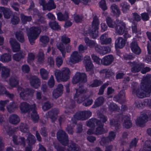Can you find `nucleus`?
<instances>
[{
	"mask_svg": "<svg viewBox=\"0 0 151 151\" xmlns=\"http://www.w3.org/2000/svg\"><path fill=\"white\" fill-rule=\"evenodd\" d=\"M135 86L132 89V94H136L139 98H143L145 97H149L151 93V81L149 78H145L141 84L140 89H138V86L137 83H133Z\"/></svg>",
	"mask_w": 151,
	"mask_h": 151,
	"instance_id": "obj_1",
	"label": "nucleus"
},
{
	"mask_svg": "<svg viewBox=\"0 0 151 151\" xmlns=\"http://www.w3.org/2000/svg\"><path fill=\"white\" fill-rule=\"evenodd\" d=\"M70 73L69 69L67 67L63 68L61 70H56L55 71L56 78L63 82H66L69 79Z\"/></svg>",
	"mask_w": 151,
	"mask_h": 151,
	"instance_id": "obj_2",
	"label": "nucleus"
},
{
	"mask_svg": "<svg viewBox=\"0 0 151 151\" xmlns=\"http://www.w3.org/2000/svg\"><path fill=\"white\" fill-rule=\"evenodd\" d=\"M99 23L98 17L96 16H94L92 23L91 29L89 30L88 33L92 38L96 39L99 36L98 30Z\"/></svg>",
	"mask_w": 151,
	"mask_h": 151,
	"instance_id": "obj_3",
	"label": "nucleus"
},
{
	"mask_svg": "<svg viewBox=\"0 0 151 151\" xmlns=\"http://www.w3.org/2000/svg\"><path fill=\"white\" fill-rule=\"evenodd\" d=\"M30 31L28 36L30 44L32 45L35 43V40L39 37L41 30L38 27L33 26L30 29Z\"/></svg>",
	"mask_w": 151,
	"mask_h": 151,
	"instance_id": "obj_4",
	"label": "nucleus"
},
{
	"mask_svg": "<svg viewBox=\"0 0 151 151\" xmlns=\"http://www.w3.org/2000/svg\"><path fill=\"white\" fill-rule=\"evenodd\" d=\"M17 90L19 93L20 97L24 100L27 99L29 96L34 92V90L32 89L29 88L24 89L20 86L18 87Z\"/></svg>",
	"mask_w": 151,
	"mask_h": 151,
	"instance_id": "obj_5",
	"label": "nucleus"
},
{
	"mask_svg": "<svg viewBox=\"0 0 151 151\" xmlns=\"http://www.w3.org/2000/svg\"><path fill=\"white\" fill-rule=\"evenodd\" d=\"M87 76L85 73L77 72L73 78L72 82L75 84L78 82L84 83L87 81Z\"/></svg>",
	"mask_w": 151,
	"mask_h": 151,
	"instance_id": "obj_6",
	"label": "nucleus"
},
{
	"mask_svg": "<svg viewBox=\"0 0 151 151\" xmlns=\"http://www.w3.org/2000/svg\"><path fill=\"white\" fill-rule=\"evenodd\" d=\"M59 141L64 145H67L68 143V137L66 133L62 130H59L57 134Z\"/></svg>",
	"mask_w": 151,
	"mask_h": 151,
	"instance_id": "obj_7",
	"label": "nucleus"
},
{
	"mask_svg": "<svg viewBox=\"0 0 151 151\" xmlns=\"http://www.w3.org/2000/svg\"><path fill=\"white\" fill-rule=\"evenodd\" d=\"M92 115L90 111H81L77 113L74 115V117L78 120H84L89 118Z\"/></svg>",
	"mask_w": 151,
	"mask_h": 151,
	"instance_id": "obj_8",
	"label": "nucleus"
},
{
	"mask_svg": "<svg viewBox=\"0 0 151 151\" xmlns=\"http://www.w3.org/2000/svg\"><path fill=\"white\" fill-rule=\"evenodd\" d=\"M117 24L115 27V33L117 35H122L126 30L125 24L122 21L119 20L117 21Z\"/></svg>",
	"mask_w": 151,
	"mask_h": 151,
	"instance_id": "obj_9",
	"label": "nucleus"
},
{
	"mask_svg": "<svg viewBox=\"0 0 151 151\" xmlns=\"http://www.w3.org/2000/svg\"><path fill=\"white\" fill-rule=\"evenodd\" d=\"M82 55L77 51H74L70 55V61L73 64L78 63L81 61Z\"/></svg>",
	"mask_w": 151,
	"mask_h": 151,
	"instance_id": "obj_10",
	"label": "nucleus"
},
{
	"mask_svg": "<svg viewBox=\"0 0 151 151\" xmlns=\"http://www.w3.org/2000/svg\"><path fill=\"white\" fill-rule=\"evenodd\" d=\"M130 47L132 51L136 55H139L141 52V50L139 47L137 40L134 38L130 44Z\"/></svg>",
	"mask_w": 151,
	"mask_h": 151,
	"instance_id": "obj_11",
	"label": "nucleus"
},
{
	"mask_svg": "<svg viewBox=\"0 0 151 151\" xmlns=\"http://www.w3.org/2000/svg\"><path fill=\"white\" fill-rule=\"evenodd\" d=\"M29 80L31 86L34 88L37 89L40 86V80L37 76H30Z\"/></svg>",
	"mask_w": 151,
	"mask_h": 151,
	"instance_id": "obj_12",
	"label": "nucleus"
},
{
	"mask_svg": "<svg viewBox=\"0 0 151 151\" xmlns=\"http://www.w3.org/2000/svg\"><path fill=\"white\" fill-rule=\"evenodd\" d=\"M148 117L147 114L143 113L140 116L136 121V124L140 127H143L146 123L148 121Z\"/></svg>",
	"mask_w": 151,
	"mask_h": 151,
	"instance_id": "obj_13",
	"label": "nucleus"
},
{
	"mask_svg": "<svg viewBox=\"0 0 151 151\" xmlns=\"http://www.w3.org/2000/svg\"><path fill=\"white\" fill-rule=\"evenodd\" d=\"M129 65L132 67L131 69V71L133 73L139 72L140 69L144 67L145 65L142 63H137L135 62H129Z\"/></svg>",
	"mask_w": 151,
	"mask_h": 151,
	"instance_id": "obj_14",
	"label": "nucleus"
},
{
	"mask_svg": "<svg viewBox=\"0 0 151 151\" xmlns=\"http://www.w3.org/2000/svg\"><path fill=\"white\" fill-rule=\"evenodd\" d=\"M97 127L94 131V134L97 135H100L107 133L108 131L107 129H105L104 128V124L100 121L97 123L96 125Z\"/></svg>",
	"mask_w": 151,
	"mask_h": 151,
	"instance_id": "obj_15",
	"label": "nucleus"
},
{
	"mask_svg": "<svg viewBox=\"0 0 151 151\" xmlns=\"http://www.w3.org/2000/svg\"><path fill=\"white\" fill-rule=\"evenodd\" d=\"M76 93L74 94V98H78L81 94L85 93L88 91L87 88L85 87L84 86L81 84L79 85L78 88H75Z\"/></svg>",
	"mask_w": 151,
	"mask_h": 151,
	"instance_id": "obj_16",
	"label": "nucleus"
},
{
	"mask_svg": "<svg viewBox=\"0 0 151 151\" xmlns=\"http://www.w3.org/2000/svg\"><path fill=\"white\" fill-rule=\"evenodd\" d=\"M34 104L30 106L26 102H23L21 103L19 107L22 113H26L29 112L31 110H32L33 109L32 106Z\"/></svg>",
	"mask_w": 151,
	"mask_h": 151,
	"instance_id": "obj_17",
	"label": "nucleus"
},
{
	"mask_svg": "<svg viewBox=\"0 0 151 151\" xmlns=\"http://www.w3.org/2000/svg\"><path fill=\"white\" fill-rule=\"evenodd\" d=\"M119 117H121L120 120L123 121V126L125 128L128 129L132 126V123L128 116L123 115L121 114H119Z\"/></svg>",
	"mask_w": 151,
	"mask_h": 151,
	"instance_id": "obj_18",
	"label": "nucleus"
},
{
	"mask_svg": "<svg viewBox=\"0 0 151 151\" xmlns=\"http://www.w3.org/2000/svg\"><path fill=\"white\" fill-rule=\"evenodd\" d=\"M63 86L61 84H58L56 89L52 92V96L55 99H57L62 94L63 91Z\"/></svg>",
	"mask_w": 151,
	"mask_h": 151,
	"instance_id": "obj_19",
	"label": "nucleus"
},
{
	"mask_svg": "<svg viewBox=\"0 0 151 151\" xmlns=\"http://www.w3.org/2000/svg\"><path fill=\"white\" fill-rule=\"evenodd\" d=\"M114 58L111 55L105 56L101 60V63L104 65H110L113 61Z\"/></svg>",
	"mask_w": 151,
	"mask_h": 151,
	"instance_id": "obj_20",
	"label": "nucleus"
},
{
	"mask_svg": "<svg viewBox=\"0 0 151 151\" xmlns=\"http://www.w3.org/2000/svg\"><path fill=\"white\" fill-rule=\"evenodd\" d=\"M59 111L56 109H52L46 113L48 114V117L51 120V121L53 122L57 119L56 116L58 114Z\"/></svg>",
	"mask_w": 151,
	"mask_h": 151,
	"instance_id": "obj_21",
	"label": "nucleus"
},
{
	"mask_svg": "<svg viewBox=\"0 0 151 151\" xmlns=\"http://www.w3.org/2000/svg\"><path fill=\"white\" fill-rule=\"evenodd\" d=\"M126 40L123 37H118L115 42V46L116 48H122L125 45Z\"/></svg>",
	"mask_w": 151,
	"mask_h": 151,
	"instance_id": "obj_22",
	"label": "nucleus"
},
{
	"mask_svg": "<svg viewBox=\"0 0 151 151\" xmlns=\"http://www.w3.org/2000/svg\"><path fill=\"white\" fill-rule=\"evenodd\" d=\"M10 42L14 52L18 51L20 50V44L16 41L15 39L11 38Z\"/></svg>",
	"mask_w": 151,
	"mask_h": 151,
	"instance_id": "obj_23",
	"label": "nucleus"
},
{
	"mask_svg": "<svg viewBox=\"0 0 151 151\" xmlns=\"http://www.w3.org/2000/svg\"><path fill=\"white\" fill-rule=\"evenodd\" d=\"M10 69L7 67L3 66L1 71V76L3 79H6L10 75Z\"/></svg>",
	"mask_w": 151,
	"mask_h": 151,
	"instance_id": "obj_24",
	"label": "nucleus"
},
{
	"mask_svg": "<svg viewBox=\"0 0 151 151\" xmlns=\"http://www.w3.org/2000/svg\"><path fill=\"white\" fill-rule=\"evenodd\" d=\"M9 120L11 124L14 125H17L20 121V119L17 114H13L10 115Z\"/></svg>",
	"mask_w": 151,
	"mask_h": 151,
	"instance_id": "obj_25",
	"label": "nucleus"
},
{
	"mask_svg": "<svg viewBox=\"0 0 151 151\" xmlns=\"http://www.w3.org/2000/svg\"><path fill=\"white\" fill-rule=\"evenodd\" d=\"M114 101H124L125 99V91L122 90L118 94L115 96L114 97Z\"/></svg>",
	"mask_w": 151,
	"mask_h": 151,
	"instance_id": "obj_26",
	"label": "nucleus"
},
{
	"mask_svg": "<svg viewBox=\"0 0 151 151\" xmlns=\"http://www.w3.org/2000/svg\"><path fill=\"white\" fill-rule=\"evenodd\" d=\"M0 12H2L4 17L7 19L10 18L12 14V12L9 9L4 7L0 6Z\"/></svg>",
	"mask_w": 151,
	"mask_h": 151,
	"instance_id": "obj_27",
	"label": "nucleus"
},
{
	"mask_svg": "<svg viewBox=\"0 0 151 151\" xmlns=\"http://www.w3.org/2000/svg\"><path fill=\"white\" fill-rule=\"evenodd\" d=\"M111 12L116 17H119L121 13L120 10L117 5L113 4L110 6Z\"/></svg>",
	"mask_w": 151,
	"mask_h": 151,
	"instance_id": "obj_28",
	"label": "nucleus"
},
{
	"mask_svg": "<svg viewBox=\"0 0 151 151\" xmlns=\"http://www.w3.org/2000/svg\"><path fill=\"white\" fill-rule=\"evenodd\" d=\"M100 40L101 45H106L110 44L111 40V38L107 37L106 34H104L101 36Z\"/></svg>",
	"mask_w": 151,
	"mask_h": 151,
	"instance_id": "obj_29",
	"label": "nucleus"
},
{
	"mask_svg": "<svg viewBox=\"0 0 151 151\" xmlns=\"http://www.w3.org/2000/svg\"><path fill=\"white\" fill-rule=\"evenodd\" d=\"M120 6L121 8L122 11L124 13H127L129 10L130 7V5L126 1L122 2L120 3Z\"/></svg>",
	"mask_w": 151,
	"mask_h": 151,
	"instance_id": "obj_30",
	"label": "nucleus"
},
{
	"mask_svg": "<svg viewBox=\"0 0 151 151\" xmlns=\"http://www.w3.org/2000/svg\"><path fill=\"white\" fill-rule=\"evenodd\" d=\"M58 19L60 21H66L69 18V16L68 13L65 12L64 14L59 12L57 14Z\"/></svg>",
	"mask_w": 151,
	"mask_h": 151,
	"instance_id": "obj_31",
	"label": "nucleus"
},
{
	"mask_svg": "<svg viewBox=\"0 0 151 151\" xmlns=\"http://www.w3.org/2000/svg\"><path fill=\"white\" fill-rule=\"evenodd\" d=\"M56 8V5L55 4L53 0H49L48 2L44 6L45 9L50 11L52 9H55Z\"/></svg>",
	"mask_w": 151,
	"mask_h": 151,
	"instance_id": "obj_32",
	"label": "nucleus"
},
{
	"mask_svg": "<svg viewBox=\"0 0 151 151\" xmlns=\"http://www.w3.org/2000/svg\"><path fill=\"white\" fill-rule=\"evenodd\" d=\"M116 118H118L117 121H116L114 119H111L110 120V124L111 126H115V129H117L119 128L120 127L121 117H119V115L116 116Z\"/></svg>",
	"mask_w": 151,
	"mask_h": 151,
	"instance_id": "obj_33",
	"label": "nucleus"
},
{
	"mask_svg": "<svg viewBox=\"0 0 151 151\" xmlns=\"http://www.w3.org/2000/svg\"><path fill=\"white\" fill-rule=\"evenodd\" d=\"M10 85L13 87L16 86L18 83L19 81V78L16 76H12L9 79Z\"/></svg>",
	"mask_w": 151,
	"mask_h": 151,
	"instance_id": "obj_34",
	"label": "nucleus"
},
{
	"mask_svg": "<svg viewBox=\"0 0 151 151\" xmlns=\"http://www.w3.org/2000/svg\"><path fill=\"white\" fill-rule=\"evenodd\" d=\"M32 107L33 109H32V112L31 114V118L33 121L35 122H38L39 117L37 114L36 111L35 110V105L34 104Z\"/></svg>",
	"mask_w": 151,
	"mask_h": 151,
	"instance_id": "obj_35",
	"label": "nucleus"
},
{
	"mask_svg": "<svg viewBox=\"0 0 151 151\" xmlns=\"http://www.w3.org/2000/svg\"><path fill=\"white\" fill-rule=\"evenodd\" d=\"M27 142L28 145H31L34 144L36 142V139L34 136L30 133H28Z\"/></svg>",
	"mask_w": 151,
	"mask_h": 151,
	"instance_id": "obj_36",
	"label": "nucleus"
},
{
	"mask_svg": "<svg viewBox=\"0 0 151 151\" xmlns=\"http://www.w3.org/2000/svg\"><path fill=\"white\" fill-rule=\"evenodd\" d=\"M11 55L9 53H5L1 55L0 60L3 62L8 63L11 60Z\"/></svg>",
	"mask_w": 151,
	"mask_h": 151,
	"instance_id": "obj_37",
	"label": "nucleus"
},
{
	"mask_svg": "<svg viewBox=\"0 0 151 151\" xmlns=\"http://www.w3.org/2000/svg\"><path fill=\"white\" fill-rule=\"evenodd\" d=\"M104 101V98L102 96L97 98L94 102V104L92 106L93 108H96L102 105Z\"/></svg>",
	"mask_w": 151,
	"mask_h": 151,
	"instance_id": "obj_38",
	"label": "nucleus"
},
{
	"mask_svg": "<svg viewBox=\"0 0 151 151\" xmlns=\"http://www.w3.org/2000/svg\"><path fill=\"white\" fill-rule=\"evenodd\" d=\"M130 22H132V32L133 33L140 34L141 33L137 30V22L134 21L132 19H129Z\"/></svg>",
	"mask_w": 151,
	"mask_h": 151,
	"instance_id": "obj_39",
	"label": "nucleus"
},
{
	"mask_svg": "<svg viewBox=\"0 0 151 151\" xmlns=\"http://www.w3.org/2000/svg\"><path fill=\"white\" fill-rule=\"evenodd\" d=\"M68 148L67 149V151H79L80 148L78 145L73 142L71 143L68 146Z\"/></svg>",
	"mask_w": 151,
	"mask_h": 151,
	"instance_id": "obj_40",
	"label": "nucleus"
},
{
	"mask_svg": "<svg viewBox=\"0 0 151 151\" xmlns=\"http://www.w3.org/2000/svg\"><path fill=\"white\" fill-rule=\"evenodd\" d=\"M40 73L41 78L43 80H47L48 78V72L45 69L42 68L40 70Z\"/></svg>",
	"mask_w": 151,
	"mask_h": 151,
	"instance_id": "obj_41",
	"label": "nucleus"
},
{
	"mask_svg": "<svg viewBox=\"0 0 151 151\" xmlns=\"http://www.w3.org/2000/svg\"><path fill=\"white\" fill-rule=\"evenodd\" d=\"M57 47L58 49L60 51L63 58L65 57L66 53V51L65 49V47L62 42H60L57 44Z\"/></svg>",
	"mask_w": 151,
	"mask_h": 151,
	"instance_id": "obj_42",
	"label": "nucleus"
},
{
	"mask_svg": "<svg viewBox=\"0 0 151 151\" xmlns=\"http://www.w3.org/2000/svg\"><path fill=\"white\" fill-rule=\"evenodd\" d=\"M25 55L24 52H20L19 53L14 54L13 56V59L16 61H19L24 58Z\"/></svg>",
	"mask_w": 151,
	"mask_h": 151,
	"instance_id": "obj_43",
	"label": "nucleus"
},
{
	"mask_svg": "<svg viewBox=\"0 0 151 151\" xmlns=\"http://www.w3.org/2000/svg\"><path fill=\"white\" fill-rule=\"evenodd\" d=\"M84 40L87 45L91 48L95 47L97 44L95 41L90 40L87 37L84 38Z\"/></svg>",
	"mask_w": 151,
	"mask_h": 151,
	"instance_id": "obj_44",
	"label": "nucleus"
},
{
	"mask_svg": "<svg viewBox=\"0 0 151 151\" xmlns=\"http://www.w3.org/2000/svg\"><path fill=\"white\" fill-rule=\"evenodd\" d=\"M100 121L99 120L95 119H91L87 121L86 124L87 126L93 127H94L95 124H96L97 125V123Z\"/></svg>",
	"mask_w": 151,
	"mask_h": 151,
	"instance_id": "obj_45",
	"label": "nucleus"
},
{
	"mask_svg": "<svg viewBox=\"0 0 151 151\" xmlns=\"http://www.w3.org/2000/svg\"><path fill=\"white\" fill-rule=\"evenodd\" d=\"M15 36L17 39L20 42H23L24 41V37L22 32L18 31L15 34Z\"/></svg>",
	"mask_w": 151,
	"mask_h": 151,
	"instance_id": "obj_46",
	"label": "nucleus"
},
{
	"mask_svg": "<svg viewBox=\"0 0 151 151\" xmlns=\"http://www.w3.org/2000/svg\"><path fill=\"white\" fill-rule=\"evenodd\" d=\"M21 20L23 23H26L27 22H29L32 19V17L31 16H27L24 15L23 14H20Z\"/></svg>",
	"mask_w": 151,
	"mask_h": 151,
	"instance_id": "obj_47",
	"label": "nucleus"
},
{
	"mask_svg": "<svg viewBox=\"0 0 151 151\" xmlns=\"http://www.w3.org/2000/svg\"><path fill=\"white\" fill-rule=\"evenodd\" d=\"M17 107L16 104L14 102H12L7 106L8 111L10 113L13 112Z\"/></svg>",
	"mask_w": 151,
	"mask_h": 151,
	"instance_id": "obj_48",
	"label": "nucleus"
},
{
	"mask_svg": "<svg viewBox=\"0 0 151 151\" xmlns=\"http://www.w3.org/2000/svg\"><path fill=\"white\" fill-rule=\"evenodd\" d=\"M28 128L29 127L26 124L22 123H21L19 126V129L22 132L28 133L29 132Z\"/></svg>",
	"mask_w": 151,
	"mask_h": 151,
	"instance_id": "obj_49",
	"label": "nucleus"
},
{
	"mask_svg": "<svg viewBox=\"0 0 151 151\" xmlns=\"http://www.w3.org/2000/svg\"><path fill=\"white\" fill-rule=\"evenodd\" d=\"M106 20L108 26L110 27L113 28L115 27L116 25L115 22L113 21L111 17H107Z\"/></svg>",
	"mask_w": 151,
	"mask_h": 151,
	"instance_id": "obj_50",
	"label": "nucleus"
},
{
	"mask_svg": "<svg viewBox=\"0 0 151 151\" xmlns=\"http://www.w3.org/2000/svg\"><path fill=\"white\" fill-rule=\"evenodd\" d=\"M49 25L52 29L55 30H58L60 28L58 23L55 21L50 22Z\"/></svg>",
	"mask_w": 151,
	"mask_h": 151,
	"instance_id": "obj_51",
	"label": "nucleus"
},
{
	"mask_svg": "<svg viewBox=\"0 0 151 151\" xmlns=\"http://www.w3.org/2000/svg\"><path fill=\"white\" fill-rule=\"evenodd\" d=\"M143 149L146 151H151V141L148 140L145 142L144 145Z\"/></svg>",
	"mask_w": 151,
	"mask_h": 151,
	"instance_id": "obj_52",
	"label": "nucleus"
},
{
	"mask_svg": "<svg viewBox=\"0 0 151 151\" xmlns=\"http://www.w3.org/2000/svg\"><path fill=\"white\" fill-rule=\"evenodd\" d=\"M11 23L13 25L18 24L20 21L19 17L16 15H14L11 18Z\"/></svg>",
	"mask_w": 151,
	"mask_h": 151,
	"instance_id": "obj_53",
	"label": "nucleus"
},
{
	"mask_svg": "<svg viewBox=\"0 0 151 151\" xmlns=\"http://www.w3.org/2000/svg\"><path fill=\"white\" fill-rule=\"evenodd\" d=\"M109 84L108 82H107L103 84L100 88L98 94L101 95L103 94L104 89L108 86Z\"/></svg>",
	"mask_w": 151,
	"mask_h": 151,
	"instance_id": "obj_54",
	"label": "nucleus"
},
{
	"mask_svg": "<svg viewBox=\"0 0 151 151\" xmlns=\"http://www.w3.org/2000/svg\"><path fill=\"white\" fill-rule=\"evenodd\" d=\"M132 15L133 18L132 19L134 21L138 22L141 20L140 16L137 13L134 12L132 13Z\"/></svg>",
	"mask_w": 151,
	"mask_h": 151,
	"instance_id": "obj_55",
	"label": "nucleus"
},
{
	"mask_svg": "<svg viewBox=\"0 0 151 151\" xmlns=\"http://www.w3.org/2000/svg\"><path fill=\"white\" fill-rule=\"evenodd\" d=\"M134 104L136 107L139 109H141L145 106L144 101H135Z\"/></svg>",
	"mask_w": 151,
	"mask_h": 151,
	"instance_id": "obj_56",
	"label": "nucleus"
},
{
	"mask_svg": "<svg viewBox=\"0 0 151 151\" xmlns=\"http://www.w3.org/2000/svg\"><path fill=\"white\" fill-rule=\"evenodd\" d=\"M40 40L42 43L46 44L49 42V38L47 36H40Z\"/></svg>",
	"mask_w": 151,
	"mask_h": 151,
	"instance_id": "obj_57",
	"label": "nucleus"
},
{
	"mask_svg": "<svg viewBox=\"0 0 151 151\" xmlns=\"http://www.w3.org/2000/svg\"><path fill=\"white\" fill-rule=\"evenodd\" d=\"M102 83V82L101 80H94L93 83L90 85V86L92 87H97L101 84Z\"/></svg>",
	"mask_w": 151,
	"mask_h": 151,
	"instance_id": "obj_58",
	"label": "nucleus"
},
{
	"mask_svg": "<svg viewBox=\"0 0 151 151\" xmlns=\"http://www.w3.org/2000/svg\"><path fill=\"white\" fill-rule=\"evenodd\" d=\"M52 106V105L49 102H47L44 103L42 106V108L44 111L47 110Z\"/></svg>",
	"mask_w": 151,
	"mask_h": 151,
	"instance_id": "obj_59",
	"label": "nucleus"
},
{
	"mask_svg": "<svg viewBox=\"0 0 151 151\" xmlns=\"http://www.w3.org/2000/svg\"><path fill=\"white\" fill-rule=\"evenodd\" d=\"M110 142V140L108 137H103L101 139L100 144L102 145H105Z\"/></svg>",
	"mask_w": 151,
	"mask_h": 151,
	"instance_id": "obj_60",
	"label": "nucleus"
},
{
	"mask_svg": "<svg viewBox=\"0 0 151 151\" xmlns=\"http://www.w3.org/2000/svg\"><path fill=\"white\" fill-rule=\"evenodd\" d=\"M48 85L49 86L52 88L55 85V80L53 76H51L48 81Z\"/></svg>",
	"mask_w": 151,
	"mask_h": 151,
	"instance_id": "obj_61",
	"label": "nucleus"
},
{
	"mask_svg": "<svg viewBox=\"0 0 151 151\" xmlns=\"http://www.w3.org/2000/svg\"><path fill=\"white\" fill-rule=\"evenodd\" d=\"M95 49L96 52L101 55H102L103 47L96 44L95 46Z\"/></svg>",
	"mask_w": 151,
	"mask_h": 151,
	"instance_id": "obj_62",
	"label": "nucleus"
},
{
	"mask_svg": "<svg viewBox=\"0 0 151 151\" xmlns=\"http://www.w3.org/2000/svg\"><path fill=\"white\" fill-rule=\"evenodd\" d=\"M99 4L100 7L103 10H105L107 9V8L105 0H101L99 3Z\"/></svg>",
	"mask_w": 151,
	"mask_h": 151,
	"instance_id": "obj_63",
	"label": "nucleus"
},
{
	"mask_svg": "<svg viewBox=\"0 0 151 151\" xmlns=\"http://www.w3.org/2000/svg\"><path fill=\"white\" fill-rule=\"evenodd\" d=\"M109 109L111 111H115L118 110L119 109L116 104L114 103H112L110 104Z\"/></svg>",
	"mask_w": 151,
	"mask_h": 151,
	"instance_id": "obj_64",
	"label": "nucleus"
}]
</instances>
